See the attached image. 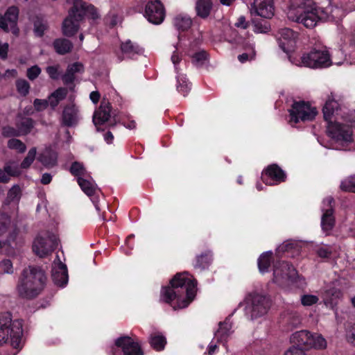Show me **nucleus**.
Here are the masks:
<instances>
[{
  "mask_svg": "<svg viewBox=\"0 0 355 355\" xmlns=\"http://www.w3.org/2000/svg\"><path fill=\"white\" fill-rule=\"evenodd\" d=\"M170 284L162 289L161 300L171 304L174 310L188 306L195 297L197 281L188 272H182L175 275Z\"/></svg>",
  "mask_w": 355,
  "mask_h": 355,
  "instance_id": "1",
  "label": "nucleus"
},
{
  "mask_svg": "<svg viewBox=\"0 0 355 355\" xmlns=\"http://www.w3.org/2000/svg\"><path fill=\"white\" fill-rule=\"evenodd\" d=\"M46 282L44 271L40 267L29 266L22 270L17 285V291L21 297L33 299L42 291Z\"/></svg>",
  "mask_w": 355,
  "mask_h": 355,
  "instance_id": "2",
  "label": "nucleus"
},
{
  "mask_svg": "<svg viewBox=\"0 0 355 355\" xmlns=\"http://www.w3.org/2000/svg\"><path fill=\"white\" fill-rule=\"evenodd\" d=\"M317 9L309 0H291L287 12L288 18L307 28H314L322 19Z\"/></svg>",
  "mask_w": 355,
  "mask_h": 355,
  "instance_id": "3",
  "label": "nucleus"
},
{
  "mask_svg": "<svg viewBox=\"0 0 355 355\" xmlns=\"http://www.w3.org/2000/svg\"><path fill=\"white\" fill-rule=\"evenodd\" d=\"M87 15H91L94 19L97 17L94 6L88 5L82 0H75L68 17L62 23L63 34L67 37L75 35L79 29L80 21Z\"/></svg>",
  "mask_w": 355,
  "mask_h": 355,
  "instance_id": "4",
  "label": "nucleus"
},
{
  "mask_svg": "<svg viewBox=\"0 0 355 355\" xmlns=\"http://www.w3.org/2000/svg\"><path fill=\"white\" fill-rule=\"evenodd\" d=\"M22 334L20 320H13L8 312L0 313V346L10 343L15 349L20 347Z\"/></svg>",
  "mask_w": 355,
  "mask_h": 355,
  "instance_id": "5",
  "label": "nucleus"
},
{
  "mask_svg": "<svg viewBox=\"0 0 355 355\" xmlns=\"http://www.w3.org/2000/svg\"><path fill=\"white\" fill-rule=\"evenodd\" d=\"M246 303L245 315L251 320L265 315L270 306L268 298L257 293L250 294L246 297Z\"/></svg>",
  "mask_w": 355,
  "mask_h": 355,
  "instance_id": "6",
  "label": "nucleus"
},
{
  "mask_svg": "<svg viewBox=\"0 0 355 355\" xmlns=\"http://www.w3.org/2000/svg\"><path fill=\"white\" fill-rule=\"evenodd\" d=\"M290 115L289 123L296 124L300 121H310L315 119L318 114L317 110L304 101H294L288 110Z\"/></svg>",
  "mask_w": 355,
  "mask_h": 355,
  "instance_id": "7",
  "label": "nucleus"
},
{
  "mask_svg": "<svg viewBox=\"0 0 355 355\" xmlns=\"http://www.w3.org/2000/svg\"><path fill=\"white\" fill-rule=\"evenodd\" d=\"M301 60L304 66L310 68H323L331 64L330 55L326 48L314 49L309 53L303 54Z\"/></svg>",
  "mask_w": 355,
  "mask_h": 355,
  "instance_id": "8",
  "label": "nucleus"
},
{
  "mask_svg": "<svg viewBox=\"0 0 355 355\" xmlns=\"http://www.w3.org/2000/svg\"><path fill=\"white\" fill-rule=\"evenodd\" d=\"M56 236L49 232L40 234L34 240L33 252L40 257H44L51 254L57 247Z\"/></svg>",
  "mask_w": 355,
  "mask_h": 355,
  "instance_id": "9",
  "label": "nucleus"
},
{
  "mask_svg": "<svg viewBox=\"0 0 355 355\" xmlns=\"http://www.w3.org/2000/svg\"><path fill=\"white\" fill-rule=\"evenodd\" d=\"M274 281L279 284L293 282L297 277V272L293 265L286 261L276 263L273 270Z\"/></svg>",
  "mask_w": 355,
  "mask_h": 355,
  "instance_id": "10",
  "label": "nucleus"
},
{
  "mask_svg": "<svg viewBox=\"0 0 355 355\" xmlns=\"http://www.w3.org/2000/svg\"><path fill=\"white\" fill-rule=\"evenodd\" d=\"M327 131L331 139L336 141L343 142L344 146L353 141L352 130L349 125L329 121Z\"/></svg>",
  "mask_w": 355,
  "mask_h": 355,
  "instance_id": "11",
  "label": "nucleus"
},
{
  "mask_svg": "<svg viewBox=\"0 0 355 355\" xmlns=\"http://www.w3.org/2000/svg\"><path fill=\"white\" fill-rule=\"evenodd\" d=\"M19 16V9L16 6L9 7L4 15L0 14V28L5 32H12L15 36L18 35L19 29L17 22Z\"/></svg>",
  "mask_w": 355,
  "mask_h": 355,
  "instance_id": "12",
  "label": "nucleus"
},
{
  "mask_svg": "<svg viewBox=\"0 0 355 355\" xmlns=\"http://www.w3.org/2000/svg\"><path fill=\"white\" fill-rule=\"evenodd\" d=\"M114 343L121 350L123 355H144L141 344L130 336H121Z\"/></svg>",
  "mask_w": 355,
  "mask_h": 355,
  "instance_id": "13",
  "label": "nucleus"
},
{
  "mask_svg": "<svg viewBox=\"0 0 355 355\" xmlns=\"http://www.w3.org/2000/svg\"><path fill=\"white\" fill-rule=\"evenodd\" d=\"M334 200L332 197H327L323 200L322 211L323 214L321 219V226L327 234L334 228L335 225V218L334 216Z\"/></svg>",
  "mask_w": 355,
  "mask_h": 355,
  "instance_id": "14",
  "label": "nucleus"
},
{
  "mask_svg": "<svg viewBox=\"0 0 355 355\" xmlns=\"http://www.w3.org/2000/svg\"><path fill=\"white\" fill-rule=\"evenodd\" d=\"M144 16L150 23L161 24L165 17L163 5L158 0L149 1L146 6Z\"/></svg>",
  "mask_w": 355,
  "mask_h": 355,
  "instance_id": "15",
  "label": "nucleus"
},
{
  "mask_svg": "<svg viewBox=\"0 0 355 355\" xmlns=\"http://www.w3.org/2000/svg\"><path fill=\"white\" fill-rule=\"evenodd\" d=\"M298 34L288 28H284L278 31V42L280 48L288 53L295 47Z\"/></svg>",
  "mask_w": 355,
  "mask_h": 355,
  "instance_id": "16",
  "label": "nucleus"
},
{
  "mask_svg": "<svg viewBox=\"0 0 355 355\" xmlns=\"http://www.w3.org/2000/svg\"><path fill=\"white\" fill-rule=\"evenodd\" d=\"M80 120V112L78 107L74 103L64 106L62 113L61 123L67 127L76 126Z\"/></svg>",
  "mask_w": 355,
  "mask_h": 355,
  "instance_id": "17",
  "label": "nucleus"
},
{
  "mask_svg": "<svg viewBox=\"0 0 355 355\" xmlns=\"http://www.w3.org/2000/svg\"><path fill=\"white\" fill-rule=\"evenodd\" d=\"M286 178V173L277 164L268 166L263 175L264 181L270 185L284 182Z\"/></svg>",
  "mask_w": 355,
  "mask_h": 355,
  "instance_id": "18",
  "label": "nucleus"
},
{
  "mask_svg": "<svg viewBox=\"0 0 355 355\" xmlns=\"http://www.w3.org/2000/svg\"><path fill=\"white\" fill-rule=\"evenodd\" d=\"M111 105L108 101L103 99L93 115V123L97 126L107 122L110 118Z\"/></svg>",
  "mask_w": 355,
  "mask_h": 355,
  "instance_id": "19",
  "label": "nucleus"
},
{
  "mask_svg": "<svg viewBox=\"0 0 355 355\" xmlns=\"http://www.w3.org/2000/svg\"><path fill=\"white\" fill-rule=\"evenodd\" d=\"M257 14L263 18H270L274 14L272 0H254Z\"/></svg>",
  "mask_w": 355,
  "mask_h": 355,
  "instance_id": "20",
  "label": "nucleus"
},
{
  "mask_svg": "<svg viewBox=\"0 0 355 355\" xmlns=\"http://www.w3.org/2000/svg\"><path fill=\"white\" fill-rule=\"evenodd\" d=\"M310 336H311V332L307 330H301L291 335V341L300 347L309 349Z\"/></svg>",
  "mask_w": 355,
  "mask_h": 355,
  "instance_id": "21",
  "label": "nucleus"
},
{
  "mask_svg": "<svg viewBox=\"0 0 355 355\" xmlns=\"http://www.w3.org/2000/svg\"><path fill=\"white\" fill-rule=\"evenodd\" d=\"M52 279L56 285L64 286L68 282L67 266L60 263L52 269Z\"/></svg>",
  "mask_w": 355,
  "mask_h": 355,
  "instance_id": "22",
  "label": "nucleus"
},
{
  "mask_svg": "<svg viewBox=\"0 0 355 355\" xmlns=\"http://www.w3.org/2000/svg\"><path fill=\"white\" fill-rule=\"evenodd\" d=\"M339 107L340 104L338 101L335 100L334 96L331 94V95L328 97L322 109L325 121L328 122L331 121L333 116L338 112Z\"/></svg>",
  "mask_w": 355,
  "mask_h": 355,
  "instance_id": "23",
  "label": "nucleus"
},
{
  "mask_svg": "<svg viewBox=\"0 0 355 355\" xmlns=\"http://www.w3.org/2000/svg\"><path fill=\"white\" fill-rule=\"evenodd\" d=\"M192 19L190 16L184 13L177 15L173 20V26L178 31H186L192 25Z\"/></svg>",
  "mask_w": 355,
  "mask_h": 355,
  "instance_id": "24",
  "label": "nucleus"
},
{
  "mask_svg": "<svg viewBox=\"0 0 355 355\" xmlns=\"http://www.w3.org/2000/svg\"><path fill=\"white\" fill-rule=\"evenodd\" d=\"M148 342L153 349L159 352L164 349L166 345V338L162 333L155 332L149 336Z\"/></svg>",
  "mask_w": 355,
  "mask_h": 355,
  "instance_id": "25",
  "label": "nucleus"
},
{
  "mask_svg": "<svg viewBox=\"0 0 355 355\" xmlns=\"http://www.w3.org/2000/svg\"><path fill=\"white\" fill-rule=\"evenodd\" d=\"M212 261V254L210 251H206L196 256L193 266L196 269L202 271L209 268Z\"/></svg>",
  "mask_w": 355,
  "mask_h": 355,
  "instance_id": "26",
  "label": "nucleus"
},
{
  "mask_svg": "<svg viewBox=\"0 0 355 355\" xmlns=\"http://www.w3.org/2000/svg\"><path fill=\"white\" fill-rule=\"evenodd\" d=\"M67 94L68 90L64 87H59L51 93L48 97L51 107L54 110L67 97Z\"/></svg>",
  "mask_w": 355,
  "mask_h": 355,
  "instance_id": "27",
  "label": "nucleus"
},
{
  "mask_svg": "<svg viewBox=\"0 0 355 355\" xmlns=\"http://www.w3.org/2000/svg\"><path fill=\"white\" fill-rule=\"evenodd\" d=\"M121 50L123 53L128 58H132L135 55L141 54L143 49L136 43H133L130 40L123 42L121 45Z\"/></svg>",
  "mask_w": 355,
  "mask_h": 355,
  "instance_id": "28",
  "label": "nucleus"
},
{
  "mask_svg": "<svg viewBox=\"0 0 355 355\" xmlns=\"http://www.w3.org/2000/svg\"><path fill=\"white\" fill-rule=\"evenodd\" d=\"M213 8L211 0H198L196 4L197 15L205 19L209 15Z\"/></svg>",
  "mask_w": 355,
  "mask_h": 355,
  "instance_id": "29",
  "label": "nucleus"
},
{
  "mask_svg": "<svg viewBox=\"0 0 355 355\" xmlns=\"http://www.w3.org/2000/svg\"><path fill=\"white\" fill-rule=\"evenodd\" d=\"M309 349H324L327 346L325 338L319 334L311 333L310 336Z\"/></svg>",
  "mask_w": 355,
  "mask_h": 355,
  "instance_id": "30",
  "label": "nucleus"
},
{
  "mask_svg": "<svg viewBox=\"0 0 355 355\" xmlns=\"http://www.w3.org/2000/svg\"><path fill=\"white\" fill-rule=\"evenodd\" d=\"M35 124L31 118L21 117V121L16 123V126L21 131V135H26L31 132Z\"/></svg>",
  "mask_w": 355,
  "mask_h": 355,
  "instance_id": "31",
  "label": "nucleus"
},
{
  "mask_svg": "<svg viewBox=\"0 0 355 355\" xmlns=\"http://www.w3.org/2000/svg\"><path fill=\"white\" fill-rule=\"evenodd\" d=\"M232 323L230 319H226L224 322L219 323V329L216 332L215 336L220 340L225 338L231 334Z\"/></svg>",
  "mask_w": 355,
  "mask_h": 355,
  "instance_id": "32",
  "label": "nucleus"
},
{
  "mask_svg": "<svg viewBox=\"0 0 355 355\" xmlns=\"http://www.w3.org/2000/svg\"><path fill=\"white\" fill-rule=\"evenodd\" d=\"M272 254V253L271 252H266L261 254L259 257L258 267L261 273H265L268 271L271 263Z\"/></svg>",
  "mask_w": 355,
  "mask_h": 355,
  "instance_id": "33",
  "label": "nucleus"
},
{
  "mask_svg": "<svg viewBox=\"0 0 355 355\" xmlns=\"http://www.w3.org/2000/svg\"><path fill=\"white\" fill-rule=\"evenodd\" d=\"M54 48L59 54H65L71 51L72 43L67 39H58L53 42Z\"/></svg>",
  "mask_w": 355,
  "mask_h": 355,
  "instance_id": "34",
  "label": "nucleus"
},
{
  "mask_svg": "<svg viewBox=\"0 0 355 355\" xmlns=\"http://www.w3.org/2000/svg\"><path fill=\"white\" fill-rule=\"evenodd\" d=\"M78 183L85 194L89 196L94 194L96 185L94 182L84 178L83 177H79L78 178Z\"/></svg>",
  "mask_w": 355,
  "mask_h": 355,
  "instance_id": "35",
  "label": "nucleus"
},
{
  "mask_svg": "<svg viewBox=\"0 0 355 355\" xmlns=\"http://www.w3.org/2000/svg\"><path fill=\"white\" fill-rule=\"evenodd\" d=\"M21 191L20 187L15 184L8 191L4 204L9 205L12 202H18L20 200Z\"/></svg>",
  "mask_w": 355,
  "mask_h": 355,
  "instance_id": "36",
  "label": "nucleus"
},
{
  "mask_svg": "<svg viewBox=\"0 0 355 355\" xmlns=\"http://www.w3.org/2000/svg\"><path fill=\"white\" fill-rule=\"evenodd\" d=\"M15 87L17 93L23 97H26L31 89L30 83L24 78H18L15 81Z\"/></svg>",
  "mask_w": 355,
  "mask_h": 355,
  "instance_id": "37",
  "label": "nucleus"
},
{
  "mask_svg": "<svg viewBox=\"0 0 355 355\" xmlns=\"http://www.w3.org/2000/svg\"><path fill=\"white\" fill-rule=\"evenodd\" d=\"M34 33L38 37H42L47 29L46 21L40 17H35L33 19Z\"/></svg>",
  "mask_w": 355,
  "mask_h": 355,
  "instance_id": "38",
  "label": "nucleus"
},
{
  "mask_svg": "<svg viewBox=\"0 0 355 355\" xmlns=\"http://www.w3.org/2000/svg\"><path fill=\"white\" fill-rule=\"evenodd\" d=\"M39 159L43 165L49 167L56 164L57 156L54 153L46 151L40 155Z\"/></svg>",
  "mask_w": 355,
  "mask_h": 355,
  "instance_id": "39",
  "label": "nucleus"
},
{
  "mask_svg": "<svg viewBox=\"0 0 355 355\" xmlns=\"http://www.w3.org/2000/svg\"><path fill=\"white\" fill-rule=\"evenodd\" d=\"M7 146L11 150H15L19 153H24L26 150V146L21 140L11 138L8 141Z\"/></svg>",
  "mask_w": 355,
  "mask_h": 355,
  "instance_id": "40",
  "label": "nucleus"
},
{
  "mask_svg": "<svg viewBox=\"0 0 355 355\" xmlns=\"http://www.w3.org/2000/svg\"><path fill=\"white\" fill-rule=\"evenodd\" d=\"M340 187L344 191L355 193V174L343 180Z\"/></svg>",
  "mask_w": 355,
  "mask_h": 355,
  "instance_id": "41",
  "label": "nucleus"
},
{
  "mask_svg": "<svg viewBox=\"0 0 355 355\" xmlns=\"http://www.w3.org/2000/svg\"><path fill=\"white\" fill-rule=\"evenodd\" d=\"M1 135L6 138H15L21 136V131L19 130L18 128H16L10 125H5L1 128Z\"/></svg>",
  "mask_w": 355,
  "mask_h": 355,
  "instance_id": "42",
  "label": "nucleus"
},
{
  "mask_svg": "<svg viewBox=\"0 0 355 355\" xmlns=\"http://www.w3.org/2000/svg\"><path fill=\"white\" fill-rule=\"evenodd\" d=\"M70 172L72 175L77 177H84L86 175L87 171L85 168L83 164L82 163L75 162H73L70 168Z\"/></svg>",
  "mask_w": 355,
  "mask_h": 355,
  "instance_id": "43",
  "label": "nucleus"
},
{
  "mask_svg": "<svg viewBox=\"0 0 355 355\" xmlns=\"http://www.w3.org/2000/svg\"><path fill=\"white\" fill-rule=\"evenodd\" d=\"M325 12L329 15L327 16L329 20L336 21L343 16V10L338 7L329 6L325 8Z\"/></svg>",
  "mask_w": 355,
  "mask_h": 355,
  "instance_id": "44",
  "label": "nucleus"
},
{
  "mask_svg": "<svg viewBox=\"0 0 355 355\" xmlns=\"http://www.w3.org/2000/svg\"><path fill=\"white\" fill-rule=\"evenodd\" d=\"M207 60V54L205 51H200L192 55V62L197 67L203 65Z\"/></svg>",
  "mask_w": 355,
  "mask_h": 355,
  "instance_id": "45",
  "label": "nucleus"
},
{
  "mask_svg": "<svg viewBox=\"0 0 355 355\" xmlns=\"http://www.w3.org/2000/svg\"><path fill=\"white\" fill-rule=\"evenodd\" d=\"M36 155V148H32L28 152L26 157L24 159L22 162L21 163V168L23 169H26L30 167V166L33 164V161L35 159Z\"/></svg>",
  "mask_w": 355,
  "mask_h": 355,
  "instance_id": "46",
  "label": "nucleus"
},
{
  "mask_svg": "<svg viewBox=\"0 0 355 355\" xmlns=\"http://www.w3.org/2000/svg\"><path fill=\"white\" fill-rule=\"evenodd\" d=\"M10 223V218L8 215L5 214L0 215V236L7 232Z\"/></svg>",
  "mask_w": 355,
  "mask_h": 355,
  "instance_id": "47",
  "label": "nucleus"
},
{
  "mask_svg": "<svg viewBox=\"0 0 355 355\" xmlns=\"http://www.w3.org/2000/svg\"><path fill=\"white\" fill-rule=\"evenodd\" d=\"M253 30L257 33H265L269 31V26L266 20L254 21Z\"/></svg>",
  "mask_w": 355,
  "mask_h": 355,
  "instance_id": "48",
  "label": "nucleus"
},
{
  "mask_svg": "<svg viewBox=\"0 0 355 355\" xmlns=\"http://www.w3.org/2000/svg\"><path fill=\"white\" fill-rule=\"evenodd\" d=\"M41 72V68L37 65H34L27 69L26 77L28 80L33 81L40 75Z\"/></svg>",
  "mask_w": 355,
  "mask_h": 355,
  "instance_id": "49",
  "label": "nucleus"
},
{
  "mask_svg": "<svg viewBox=\"0 0 355 355\" xmlns=\"http://www.w3.org/2000/svg\"><path fill=\"white\" fill-rule=\"evenodd\" d=\"M177 80L178 82L177 85L178 91L182 93L184 96H186L190 89L189 84L184 78H181L180 76H177Z\"/></svg>",
  "mask_w": 355,
  "mask_h": 355,
  "instance_id": "50",
  "label": "nucleus"
},
{
  "mask_svg": "<svg viewBox=\"0 0 355 355\" xmlns=\"http://www.w3.org/2000/svg\"><path fill=\"white\" fill-rule=\"evenodd\" d=\"M316 253L321 258H329L332 253L331 247L327 245H321L316 249Z\"/></svg>",
  "mask_w": 355,
  "mask_h": 355,
  "instance_id": "51",
  "label": "nucleus"
},
{
  "mask_svg": "<svg viewBox=\"0 0 355 355\" xmlns=\"http://www.w3.org/2000/svg\"><path fill=\"white\" fill-rule=\"evenodd\" d=\"M318 297L313 295H304L301 297V302L304 306H311L318 302Z\"/></svg>",
  "mask_w": 355,
  "mask_h": 355,
  "instance_id": "52",
  "label": "nucleus"
},
{
  "mask_svg": "<svg viewBox=\"0 0 355 355\" xmlns=\"http://www.w3.org/2000/svg\"><path fill=\"white\" fill-rule=\"evenodd\" d=\"M49 105V99H39L35 98L33 102V105L37 111H42L45 110Z\"/></svg>",
  "mask_w": 355,
  "mask_h": 355,
  "instance_id": "53",
  "label": "nucleus"
},
{
  "mask_svg": "<svg viewBox=\"0 0 355 355\" xmlns=\"http://www.w3.org/2000/svg\"><path fill=\"white\" fill-rule=\"evenodd\" d=\"M0 268L4 273H13L12 263L9 259H4L0 262Z\"/></svg>",
  "mask_w": 355,
  "mask_h": 355,
  "instance_id": "54",
  "label": "nucleus"
},
{
  "mask_svg": "<svg viewBox=\"0 0 355 355\" xmlns=\"http://www.w3.org/2000/svg\"><path fill=\"white\" fill-rule=\"evenodd\" d=\"M46 73L53 80H57L60 77L59 66H49L46 68Z\"/></svg>",
  "mask_w": 355,
  "mask_h": 355,
  "instance_id": "55",
  "label": "nucleus"
},
{
  "mask_svg": "<svg viewBox=\"0 0 355 355\" xmlns=\"http://www.w3.org/2000/svg\"><path fill=\"white\" fill-rule=\"evenodd\" d=\"M3 169L8 173V177L10 176H18L20 175V171L17 166H13L10 164H6Z\"/></svg>",
  "mask_w": 355,
  "mask_h": 355,
  "instance_id": "56",
  "label": "nucleus"
},
{
  "mask_svg": "<svg viewBox=\"0 0 355 355\" xmlns=\"http://www.w3.org/2000/svg\"><path fill=\"white\" fill-rule=\"evenodd\" d=\"M9 44L7 42H2L0 40V59L5 60L8 58Z\"/></svg>",
  "mask_w": 355,
  "mask_h": 355,
  "instance_id": "57",
  "label": "nucleus"
},
{
  "mask_svg": "<svg viewBox=\"0 0 355 355\" xmlns=\"http://www.w3.org/2000/svg\"><path fill=\"white\" fill-rule=\"evenodd\" d=\"M67 69L69 70L73 75L76 73H83L84 71L83 65L80 62H75L69 65Z\"/></svg>",
  "mask_w": 355,
  "mask_h": 355,
  "instance_id": "58",
  "label": "nucleus"
},
{
  "mask_svg": "<svg viewBox=\"0 0 355 355\" xmlns=\"http://www.w3.org/2000/svg\"><path fill=\"white\" fill-rule=\"evenodd\" d=\"M17 71L16 69H7L3 73H0V83L5 79L6 77H13L15 78L17 76Z\"/></svg>",
  "mask_w": 355,
  "mask_h": 355,
  "instance_id": "59",
  "label": "nucleus"
},
{
  "mask_svg": "<svg viewBox=\"0 0 355 355\" xmlns=\"http://www.w3.org/2000/svg\"><path fill=\"white\" fill-rule=\"evenodd\" d=\"M284 355H306V353L300 348L293 347L289 348Z\"/></svg>",
  "mask_w": 355,
  "mask_h": 355,
  "instance_id": "60",
  "label": "nucleus"
},
{
  "mask_svg": "<svg viewBox=\"0 0 355 355\" xmlns=\"http://www.w3.org/2000/svg\"><path fill=\"white\" fill-rule=\"evenodd\" d=\"M75 80V75H73L69 70L67 69L66 73L62 76L63 83L65 85L72 83Z\"/></svg>",
  "mask_w": 355,
  "mask_h": 355,
  "instance_id": "61",
  "label": "nucleus"
},
{
  "mask_svg": "<svg viewBox=\"0 0 355 355\" xmlns=\"http://www.w3.org/2000/svg\"><path fill=\"white\" fill-rule=\"evenodd\" d=\"M328 293L331 297V300L340 299L343 296L341 291L338 288H333L329 289Z\"/></svg>",
  "mask_w": 355,
  "mask_h": 355,
  "instance_id": "62",
  "label": "nucleus"
},
{
  "mask_svg": "<svg viewBox=\"0 0 355 355\" xmlns=\"http://www.w3.org/2000/svg\"><path fill=\"white\" fill-rule=\"evenodd\" d=\"M235 26L237 27V28H243V29H245L248 27L249 26V24L248 22L245 20V17L243 16H241L238 18V20L235 23Z\"/></svg>",
  "mask_w": 355,
  "mask_h": 355,
  "instance_id": "63",
  "label": "nucleus"
},
{
  "mask_svg": "<svg viewBox=\"0 0 355 355\" xmlns=\"http://www.w3.org/2000/svg\"><path fill=\"white\" fill-rule=\"evenodd\" d=\"M288 322L291 327H296L300 323V318L299 315H294L293 316H289Z\"/></svg>",
  "mask_w": 355,
  "mask_h": 355,
  "instance_id": "64",
  "label": "nucleus"
}]
</instances>
